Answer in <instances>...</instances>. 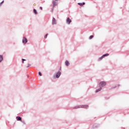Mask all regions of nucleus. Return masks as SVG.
Returning <instances> with one entry per match:
<instances>
[{"mask_svg": "<svg viewBox=\"0 0 129 129\" xmlns=\"http://www.w3.org/2000/svg\"><path fill=\"white\" fill-rule=\"evenodd\" d=\"M16 119L18 121L20 120V121H22V118L20 116H17Z\"/></svg>", "mask_w": 129, "mask_h": 129, "instance_id": "obj_7", "label": "nucleus"}, {"mask_svg": "<svg viewBox=\"0 0 129 129\" xmlns=\"http://www.w3.org/2000/svg\"><path fill=\"white\" fill-rule=\"evenodd\" d=\"M65 64L66 66H69V65L70 64V63H69V61L68 60H66L65 61Z\"/></svg>", "mask_w": 129, "mask_h": 129, "instance_id": "obj_8", "label": "nucleus"}, {"mask_svg": "<svg viewBox=\"0 0 129 129\" xmlns=\"http://www.w3.org/2000/svg\"><path fill=\"white\" fill-rule=\"evenodd\" d=\"M40 10H43V8L42 7H40Z\"/></svg>", "mask_w": 129, "mask_h": 129, "instance_id": "obj_19", "label": "nucleus"}, {"mask_svg": "<svg viewBox=\"0 0 129 129\" xmlns=\"http://www.w3.org/2000/svg\"><path fill=\"white\" fill-rule=\"evenodd\" d=\"M78 4L79 5V6H84V5H85V3H78Z\"/></svg>", "mask_w": 129, "mask_h": 129, "instance_id": "obj_12", "label": "nucleus"}, {"mask_svg": "<svg viewBox=\"0 0 129 129\" xmlns=\"http://www.w3.org/2000/svg\"><path fill=\"white\" fill-rule=\"evenodd\" d=\"M4 1L2 2H1V3H0V7H2V5H3V4H4Z\"/></svg>", "mask_w": 129, "mask_h": 129, "instance_id": "obj_15", "label": "nucleus"}, {"mask_svg": "<svg viewBox=\"0 0 129 129\" xmlns=\"http://www.w3.org/2000/svg\"><path fill=\"white\" fill-rule=\"evenodd\" d=\"M61 75V72H58L56 74V78H59Z\"/></svg>", "mask_w": 129, "mask_h": 129, "instance_id": "obj_6", "label": "nucleus"}, {"mask_svg": "<svg viewBox=\"0 0 129 129\" xmlns=\"http://www.w3.org/2000/svg\"><path fill=\"white\" fill-rule=\"evenodd\" d=\"M47 36H48V34H47L44 36V37L45 38V39L47 38Z\"/></svg>", "mask_w": 129, "mask_h": 129, "instance_id": "obj_18", "label": "nucleus"}, {"mask_svg": "<svg viewBox=\"0 0 129 129\" xmlns=\"http://www.w3.org/2000/svg\"><path fill=\"white\" fill-rule=\"evenodd\" d=\"M52 24L53 25H56V19L55 18H53L52 19Z\"/></svg>", "mask_w": 129, "mask_h": 129, "instance_id": "obj_9", "label": "nucleus"}, {"mask_svg": "<svg viewBox=\"0 0 129 129\" xmlns=\"http://www.w3.org/2000/svg\"><path fill=\"white\" fill-rule=\"evenodd\" d=\"M109 56V54L108 53H106V54L103 55L99 58V61L102 60V59H103V58L104 57H106V56Z\"/></svg>", "mask_w": 129, "mask_h": 129, "instance_id": "obj_3", "label": "nucleus"}, {"mask_svg": "<svg viewBox=\"0 0 129 129\" xmlns=\"http://www.w3.org/2000/svg\"><path fill=\"white\" fill-rule=\"evenodd\" d=\"M39 76H42V73L41 72L38 73Z\"/></svg>", "mask_w": 129, "mask_h": 129, "instance_id": "obj_17", "label": "nucleus"}, {"mask_svg": "<svg viewBox=\"0 0 129 129\" xmlns=\"http://www.w3.org/2000/svg\"><path fill=\"white\" fill-rule=\"evenodd\" d=\"M34 14H35V15H37V14H38V13L37 12V10H36V9H34Z\"/></svg>", "mask_w": 129, "mask_h": 129, "instance_id": "obj_13", "label": "nucleus"}, {"mask_svg": "<svg viewBox=\"0 0 129 129\" xmlns=\"http://www.w3.org/2000/svg\"><path fill=\"white\" fill-rule=\"evenodd\" d=\"M3 60H4V57L3 56V55H0V62H2Z\"/></svg>", "mask_w": 129, "mask_h": 129, "instance_id": "obj_10", "label": "nucleus"}, {"mask_svg": "<svg viewBox=\"0 0 129 129\" xmlns=\"http://www.w3.org/2000/svg\"><path fill=\"white\" fill-rule=\"evenodd\" d=\"M24 61H26V59L22 58V63L24 64Z\"/></svg>", "mask_w": 129, "mask_h": 129, "instance_id": "obj_16", "label": "nucleus"}, {"mask_svg": "<svg viewBox=\"0 0 129 129\" xmlns=\"http://www.w3.org/2000/svg\"><path fill=\"white\" fill-rule=\"evenodd\" d=\"M93 37H94L93 35H91V36H90L89 39H91L93 38Z\"/></svg>", "mask_w": 129, "mask_h": 129, "instance_id": "obj_14", "label": "nucleus"}, {"mask_svg": "<svg viewBox=\"0 0 129 129\" xmlns=\"http://www.w3.org/2000/svg\"><path fill=\"white\" fill-rule=\"evenodd\" d=\"M53 7H55V6H57V3L55 1L53 2Z\"/></svg>", "mask_w": 129, "mask_h": 129, "instance_id": "obj_11", "label": "nucleus"}, {"mask_svg": "<svg viewBox=\"0 0 129 129\" xmlns=\"http://www.w3.org/2000/svg\"><path fill=\"white\" fill-rule=\"evenodd\" d=\"M72 21L70 19V18H68L67 19V23L68 24V25H70V23H71Z\"/></svg>", "mask_w": 129, "mask_h": 129, "instance_id": "obj_5", "label": "nucleus"}, {"mask_svg": "<svg viewBox=\"0 0 129 129\" xmlns=\"http://www.w3.org/2000/svg\"><path fill=\"white\" fill-rule=\"evenodd\" d=\"M55 1H58V0H55Z\"/></svg>", "mask_w": 129, "mask_h": 129, "instance_id": "obj_20", "label": "nucleus"}, {"mask_svg": "<svg viewBox=\"0 0 129 129\" xmlns=\"http://www.w3.org/2000/svg\"><path fill=\"white\" fill-rule=\"evenodd\" d=\"M22 42L24 44H26L28 42V39L26 37H24L22 40Z\"/></svg>", "mask_w": 129, "mask_h": 129, "instance_id": "obj_4", "label": "nucleus"}, {"mask_svg": "<svg viewBox=\"0 0 129 129\" xmlns=\"http://www.w3.org/2000/svg\"><path fill=\"white\" fill-rule=\"evenodd\" d=\"M106 85V83L105 82H101L99 84L100 88L98 90H96V92H99L101 90V87H103V86H105Z\"/></svg>", "mask_w": 129, "mask_h": 129, "instance_id": "obj_1", "label": "nucleus"}, {"mask_svg": "<svg viewBox=\"0 0 129 129\" xmlns=\"http://www.w3.org/2000/svg\"><path fill=\"white\" fill-rule=\"evenodd\" d=\"M88 108V105H83V106H78L75 107V108Z\"/></svg>", "mask_w": 129, "mask_h": 129, "instance_id": "obj_2", "label": "nucleus"}]
</instances>
